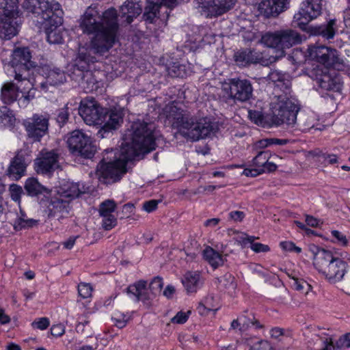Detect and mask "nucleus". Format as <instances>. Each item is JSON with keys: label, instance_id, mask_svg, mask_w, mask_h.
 I'll list each match as a JSON object with an SVG mask.
<instances>
[{"label": "nucleus", "instance_id": "38", "mask_svg": "<svg viewBox=\"0 0 350 350\" xmlns=\"http://www.w3.org/2000/svg\"><path fill=\"white\" fill-rule=\"evenodd\" d=\"M203 256L214 269L224 264L222 256L211 247H207L204 250Z\"/></svg>", "mask_w": 350, "mask_h": 350}, {"label": "nucleus", "instance_id": "9", "mask_svg": "<svg viewBox=\"0 0 350 350\" xmlns=\"http://www.w3.org/2000/svg\"><path fill=\"white\" fill-rule=\"evenodd\" d=\"M223 91L230 99L236 102H246L253 94V87L250 80L240 77L228 79L222 85Z\"/></svg>", "mask_w": 350, "mask_h": 350}, {"label": "nucleus", "instance_id": "18", "mask_svg": "<svg viewBox=\"0 0 350 350\" xmlns=\"http://www.w3.org/2000/svg\"><path fill=\"white\" fill-rule=\"evenodd\" d=\"M269 79L275 84L273 94L274 98L284 94H291V81L288 75L278 70H272Z\"/></svg>", "mask_w": 350, "mask_h": 350}, {"label": "nucleus", "instance_id": "50", "mask_svg": "<svg viewBox=\"0 0 350 350\" xmlns=\"http://www.w3.org/2000/svg\"><path fill=\"white\" fill-rule=\"evenodd\" d=\"M309 251L313 255V265L316 268L317 267V262H319V258L321 256L328 255L331 252L323 248H320L318 246L312 244L308 246Z\"/></svg>", "mask_w": 350, "mask_h": 350}, {"label": "nucleus", "instance_id": "31", "mask_svg": "<svg viewBox=\"0 0 350 350\" xmlns=\"http://www.w3.org/2000/svg\"><path fill=\"white\" fill-rule=\"evenodd\" d=\"M122 121V113L120 111L111 110L107 111V118L104 123L101 125L100 131H109L112 129H116L120 123Z\"/></svg>", "mask_w": 350, "mask_h": 350}, {"label": "nucleus", "instance_id": "11", "mask_svg": "<svg viewBox=\"0 0 350 350\" xmlns=\"http://www.w3.org/2000/svg\"><path fill=\"white\" fill-rule=\"evenodd\" d=\"M308 56L310 59L325 65V68L332 66L340 70L345 67V62L338 52L330 47L323 45L311 46L308 49Z\"/></svg>", "mask_w": 350, "mask_h": 350}, {"label": "nucleus", "instance_id": "57", "mask_svg": "<svg viewBox=\"0 0 350 350\" xmlns=\"http://www.w3.org/2000/svg\"><path fill=\"white\" fill-rule=\"evenodd\" d=\"M10 197L11 198L15 201H19L21 198V194L23 193L22 187L17 185H11L10 187Z\"/></svg>", "mask_w": 350, "mask_h": 350}, {"label": "nucleus", "instance_id": "33", "mask_svg": "<svg viewBox=\"0 0 350 350\" xmlns=\"http://www.w3.org/2000/svg\"><path fill=\"white\" fill-rule=\"evenodd\" d=\"M248 117L252 122L258 126L262 127H271L273 126L271 113L264 116L260 111L249 110Z\"/></svg>", "mask_w": 350, "mask_h": 350}, {"label": "nucleus", "instance_id": "19", "mask_svg": "<svg viewBox=\"0 0 350 350\" xmlns=\"http://www.w3.org/2000/svg\"><path fill=\"white\" fill-rule=\"evenodd\" d=\"M289 3L290 0H262L259 10L266 17H276L288 8Z\"/></svg>", "mask_w": 350, "mask_h": 350}, {"label": "nucleus", "instance_id": "28", "mask_svg": "<svg viewBox=\"0 0 350 350\" xmlns=\"http://www.w3.org/2000/svg\"><path fill=\"white\" fill-rule=\"evenodd\" d=\"M25 190L30 196H39L42 195L44 197H49L51 194V190L42 186L36 178H29L25 183Z\"/></svg>", "mask_w": 350, "mask_h": 350}, {"label": "nucleus", "instance_id": "26", "mask_svg": "<svg viewBox=\"0 0 350 350\" xmlns=\"http://www.w3.org/2000/svg\"><path fill=\"white\" fill-rule=\"evenodd\" d=\"M23 7L28 12L40 16L41 18L50 10L49 2L46 0H25L23 3Z\"/></svg>", "mask_w": 350, "mask_h": 350}, {"label": "nucleus", "instance_id": "52", "mask_svg": "<svg viewBox=\"0 0 350 350\" xmlns=\"http://www.w3.org/2000/svg\"><path fill=\"white\" fill-rule=\"evenodd\" d=\"M93 288L89 283L81 282L78 285V293L83 299H87L92 296Z\"/></svg>", "mask_w": 350, "mask_h": 350}, {"label": "nucleus", "instance_id": "24", "mask_svg": "<svg viewBox=\"0 0 350 350\" xmlns=\"http://www.w3.org/2000/svg\"><path fill=\"white\" fill-rule=\"evenodd\" d=\"M181 281L188 294L197 292L203 284V280L199 271H187Z\"/></svg>", "mask_w": 350, "mask_h": 350}, {"label": "nucleus", "instance_id": "48", "mask_svg": "<svg viewBox=\"0 0 350 350\" xmlns=\"http://www.w3.org/2000/svg\"><path fill=\"white\" fill-rule=\"evenodd\" d=\"M34 81L35 80L33 75L31 86L29 87L27 82H23L25 83V86L21 89V92L23 94L22 98L23 99V102H25L26 103H28L35 98L36 89L33 88Z\"/></svg>", "mask_w": 350, "mask_h": 350}, {"label": "nucleus", "instance_id": "41", "mask_svg": "<svg viewBox=\"0 0 350 350\" xmlns=\"http://www.w3.org/2000/svg\"><path fill=\"white\" fill-rule=\"evenodd\" d=\"M260 42L268 47L276 49L280 54V42L278 31L265 33L261 37Z\"/></svg>", "mask_w": 350, "mask_h": 350}, {"label": "nucleus", "instance_id": "60", "mask_svg": "<svg viewBox=\"0 0 350 350\" xmlns=\"http://www.w3.org/2000/svg\"><path fill=\"white\" fill-rule=\"evenodd\" d=\"M335 347L341 349L342 347H350V333H347L341 336L335 343Z\"/></svg>", "mask_w": 350, "mask_h": 350}, {"label": "nucleus", "instance_id": "8", "mask_svg": "<svg viewBox=\"0 0 350 350\" xmlns=\"http://www.w3.org/2000/svg\"><path fill=\"white\" fill-rule=\"evenodd\" d=\"M79 113L88 125L100 126L107 118V109L103 108L94 98L81 101Z\"/></svg>", "mask_w": 350, "mask_h": 350}, {"label": "nucleus", "instance_id": "4", "mask_svg": "<svg viewBox=\"0 0 350 350\" xmlns=\"http://www.w3.org/2000/svg\"><path fill=\"white\" fill-rule=\"evenodd\" d=\"M96 61L94 57L92 56L88 49L79 48L74 66L73 75L75 80L78 81L80 85L87 92H93L98 88L97 85L101 72L99 70H90L91 63Z\"/></svg>", "mask_w": 350, "mask_h": 350}, {"label": "nucleus", "instance_id": "30", "mask_svg": "<svg viewBox=\"0 0 350 350\" xmlns=\"http://www.w3.org/2000/svg\"><path fill=\"white\" fill-rule=\"evenodd\" d=\"M146 281L139 280L135 284L130 285L126 288V292L128 294L133 295L137 301L149 300L151 297L146 293Z\"/></svg>", "mask_w": 350, "mask_h": 350}, {"label": "nucleus", "instance_id": "12", "mask_svg": "<svg viewBox=\"0 0 350 350\" xmlns=\"http://www.w3.org/2000/svg\"><path fill=\"white\" fill-rule=\"evenodd\" d=\"M70 150L87 159L92 158L96 151L91 138L81 130H75L70 133L67 139Z\"/></svg>", "mask_w": 350, "mask_h": 350}, {"label": "nucleus", "instance_id": "27", "mask_svg": "<svg viewBox=\"0 0 350 350\" xmlns=\"http://www.w3.org/2000/svg\"><path fill=\"white\" fill-rule=\"evenodd\" d=\"M336 31V21L335 19H331L326 24H322L311 28L312 34L321 36L327 40L332 39Z\"/></svg>", "mask_w": 350, "mask_h": 350}, {"label": "nucleus", "instance_id": "16", "mask_svg": "<svg viewBox=\"0 0 350 350\" xmlns=\"http://www.w3.org/2000/svg\"><path fill=\"white\" fill-rule=\"evenodd\" d=\"M331 73L328 68H317L313 71L314 80L318 85L325 90L338 91L340 89L339 79Z\"/></svg>", "mask_w": 350, "mask_h": 350}, {"label": "nucleus", "instance_id": "6", "mask_svg": "<svg viewBox=\"0 0 350 350\" xmlns=\"http://www.w3.org/2000/svg\"><path fill=\"white\" fill-rule=\"evenodd\" d=\"M10 64L14 68V79L18 82H27L29 87L32 83V76L37 66L31 61V55L28 48H16L14 50Z\"/></svg>", "mask_w": 350, "mask_h": 350}, {"label": "nucleus", "instance_id": "43", "mask_svg": "<svg viewBox=\"0 0 350 350\" xmlns=\"http://www.w3.org/2000/svg\"><path fill=\"white\" fill-rule=\"evenodd\" d=\"M38 223L37 220L33 219H28L27 217L22 214L14 221V228L16 230H21L22 229L33 227Z\"/></svg>", "mask_w": 350, "mask_h": 350}, {"label": "nucleus", "instance_id": "40", "mask_svg": "<svg viewBox=\"0 0 350 350\" xmlns=\"http://www.w3.org/2000/svg\"><path fill=\"white\" fill-rule=\"evenodd\" d=\"M219 282V288L232 294L237 288V284L234 278L230 273H226L217 279Z\"/></svg>", "mask_w": 350, "mask_h": 350}, {"label": "nucleus", "instance_id": "55", "mask_svg": "<svg viewBox=\"0 0 350 350\" xmlns=\"http://www.w3.org/2000/svg\"><path fill=\"white\" fill-rule=\"evenodd\" d=\"M293 286L297 291L301 292H305L306 293L309 290L310 286V284L304 280H299L297 278H293Z\"/></svg>", "mask_w": 350, "mask_h": 350}, {"label": "nucleus", "instance_id": "22", "mask_svg": "<svg viewBox=\"0 0 350 350\" xmlns=\"http://www.w3.org/2000/svg\"><path fill=\"white\" fill-rule=\"evenodd\" d=\"M278 32L280 42V57L284 55V49L291 48L301 42V35L295 30L288 29L279 30Z\"/></svg>", "mask_w": 350, "mask_h": 350}, {"label": "nucleus", "instance_id": "25", "mask_svg": "<svg viewBox=\"0 0 350 350\" xmlns=\"http://www.w3.org/2000/svg\"><path fill=\"white\" fill-rule=\"evenodd\" d=\"M20 89L21 87L13 82L3 83L1 88V100L7 105L13 103L18 97Z\"/></svg>", "mask_w": 350, "mask_h": 350}, {"label": "nucleus", "instance_id": "20", "mask_svg": "<svg viewBox=\"0 0 350 350\" xmlns=\"http://www.w3.org/2000/svg\"><path fill=\"white\" fill-rule=\"evenodd\" d=\"M45 82L40 83V87L44 90L48 85L57 86L63 84L66 81V75L63 70L57 67L46 66L42 68Z\"/></svg>", "mask_w": 350, "mask_h": 350}, {"label": "nucleus", "instance_id": "64", "mask_svg": "<svg viewBox=\"0 0 350 350\" xmlns=\"http://www.w3.org/2000/svg\"><path fill=\"white\" fill-rule=\"evenodd\" d=\"M159 200H150L146 201L143 204V209L148 213H150L157 209Z\"/></svg>", "mask_w": 350, "mask_h": 350}, {"label": "nucleus", "instance_id": "39", "mask_svg": "<svg viewBox=\"0 0 350 350\" xmlns=\"http://www.w3.org/2000/svg\"><path fill=\"white\" fill-rule=\"evenodd\" d=\"M240 239L239 242L241 245L245 246L247 243H250L251 249L256 253L267 252L270 250V248L267 245H264L260 243H255L254 240L257 238L254 236L243 234L240 237Z\"/></svg>", "mask_w": 350, "mask_h": 350}, {"label": "nucleus", "instance_id": "51", "mask_svg": "<svg viewBox=\"0 0 350 350\" xmlns=\"http://www.w3.org/2000/svg\"><path fill=\"white\" fill-rule=\"evenodd\" d=\"M47 36V40L51 44H59L63 41V38L60 34L59 30L57 29H49L46 30Z\"/></svg>", "mask_w": 350, "mask_h": 350}, {"label": "nucleus", "instance_id": "3", "mask_svg": "<svg viewBox=\"0 0 350 350\" xmlns=\"http://www.w3.org/2000/svg\"><path fill=\"white\" fill-rule=\"evenodd\" d=\"M167 117L184 137L193 142L210 136L218 130L217 124L207 118L194 120L175 105L167 107Z\"/></svg>", "mask_w": 350, "mask_h": 350}, {"label": "nucleus", "instance_id": "37", "mask_svg": "<svg viewBox=\"0 0 350 350\" xmlns=\"http://www.w3.org/2000/svg\"><path fill=\"white\" fill-rule=\"evenodd\" d=\"M83 191L79 188L77 183H68L61 188L57 194L68 200L70 202L76 198H78Z\"/></svg>", "mask_w": 350, "mask_h": 350}, {"label": "nucleus", "instance_id": "49", "mask_svg": "<svg viewBox=\"0 0 350 350\" xmlns=\"http://www.w3.org/2000/svg\"><path fill=\"white\" fill-rule=\"evenodd\" d=\"M116 209V204L114 201L111 200H105L100 205L99 213L101 217H107L113 215L112 213Z\"/></svg>", "mask_w": 350, "mask_h": 350}, {"label": "nucleus", "instance_id": "47", "mask_svg": "<svg viewBox=\"0 0 350 350\" xmlns=\"http://www.w3.org/2000/svg\"><path fill=\"white\" fill-rule=\"evenodd\" d=\"M271 153L269 151H260L252 160L253 165L256 168H262L263 173H265V169L263 168V166L269 161Z\"/></svg>", "mask_w": 350, "mask_h": 350}, {"label": "nucleus", "instance_id": "62", "mask_svg": "<svg viewBox=\"0 0 350 350\" xmlns=\"http://www.w3.org/2000/svg\"><path fill=\"white\" fill-rule=\"evenodd\" d=\"M250 350H272V347L268 341L261 340L251 346Z\"/></svg>", "mask_w": 350, "mask_h": 350}, {"label": "nucleus", "instance_id": "46", "mask_svg": "<svg viewBox=\"0 0 350 350\" xmlns=\"http://www.w3.org/2000/svg\"><path fill=\"white\" fill-rule=\"evenodd\" d=\"M288 142L286 139L265 138L258 140L255 144L257 148H265L271 145L284 146Z\"/></svg>", "mask_w": 350, "mask_h": 350}, {"label": "nucleus", "instance_id": "56", "mask_svg": "<svg viewBox=\"0 0 350 350\" xmlns=\"http://www.w3.org/2000/svg\"><path fill=\"white\" fill-rule=\"evenodd\" d=\"M103 217V227L105 230H109L115 227L117 224L116 218L114 215H108Z\"/></svg>", "mask_w": 350, "mask_h": 350}, {"label": "nucleus", "instance_id": "32", "mask_svg": "<svg viewBox=\"0 0 350 350\" xmlns=\"http://www.w3.org/2000/svg\"><path fill=\"white\" fill-rule=\"evenodd\" d=\"M236 62L241 66L258 62L259 58L256 53L250 49H245L237 52L234 55Z\"/></svg>", "mask_w": 350, "mask_h": 350}, {"label": "nucleus", "instance_id": "36", "mask_svg": "<svg viewBox=\"0 0 350 350\" xmlns=\"http://www.w3.org/2000/svg\"><path fill=\"white\" fill-rule=\"evenodd\" d=\"M1 17L15 18L18 15V0H0Z\"/></svg>", "mask_w": 350, "mask_h": 350}, {"label": "nucleus", "instance_id": "14", "mask_svg": "<svg viewBox=\"0 0 350 350\" xmlns=\"http://www.w3.org/2000/svg\"><path fill=\"white\" fill-rule=\"evenodd\" d=\"M49 116L48 114H33L32 118L24 122V126L29 138L39 142L48 133Z\"/></svg>", "mask_w": 350, "mask_h": 350}, {"label": "nucleus", "instance_id": "34", "mask_svg": "<svg viewBox=\"0 0 350 350\" xmlns=\"http://www.w3.org/2000/svg\"><path fill=\"white\" fill-rule=\"evenodd\" d=\"M42 18L43 21H40L44 25L45 30L49 29H57V27L61 25L63 23V18L62 15L53 14V9H50Z\"/></svg>", "mask_w": 350, "mask_h": 350}, {"label": "nucleus", "instance_id": "5", "mask_svg": "<svg viewBox=\"0 0 350 350\" xmlns=\"http://www.w3.org/2000/svg\"><path fill=\"white\" fill-rule=\"evenodd\" d=\"M291 94H284L275 97V101L271 103V116L273 126L286 124L293 126L297 122V114L299 110L296 100Z\"/></svg>", "mask_w": 350, "mask_h": 350}, {"label": "nucleus", "instance_id": "53", "mask_svg": "<svg viewBox=\"0 0 350 350\" xmlns=\"http://www.w3.org/2000/svg\"><path fill=\"white\" fill-rule=\"evenodd\" d=\"M163 286V279L159 276L155 277L150 284V290L153 295L160 294Z\"/></svg>", "mask_w": 350, "mask_h": 350}, {"label": "nucleus", "instance_id": "42", "mask_svg": "<svg viewBox=\"0 0 350 350\" xmlns=\"http://www.w3.org/2000/svg\"><path fill=\"white\" fill-rule=\"evenodd\" d=\"M247 311H245L243 314H242L239 317L240 322L242 323V327L241 329H246L250 325L255 326L256 328H262V325L260 323V322L255 319L254 314L250 313L246 315Z\"/></svg>", "mask_w": 350, "mask_h": 350}, {"label": "nucleus", "instance_id": "29", "mask_svg": "<svg viewBox=\"0 0 350 350\" xmlns=\"http://www.w3.org/2000/svg\"><path fill=\"white\" fill-rule=\"evenodd\" d=\"M14 18L1 17L0 21V37L10 40L18 33L16 23L13 22Z\"/></svg>", "mask_w": 350, "mask_h": 350}, {"label": "nucleus", "instance_id": "7", "mask_svg": "<svg viewBox=\"0 0 350 350\" xmlns=\"http://www.w3.org/2000/svg\"><path fill=\"white\" fill-rule=\"evenodd\" d=\"M319 258L315 269L329 283L335 284L342 280L347 270V263L345 261L335 256L332 252Z\"/></svg>", "mask_w": 350, "mask_h": 350}, {"label": "nucleus", "instance_id": "23", "mask_svg": "<svg viewBox=\"0 0 350 350\" xmlns=\"http://www.w3.org/2000/svg\"><path fill=\"white\" fill-rule=\"evenodd\" d=\"M27 165L24 156L17 153L10 162L6 174L10 178L18 180L25 175Z\"/></svg>", "mask_w": 350, "mask_h": 350}, {"label": "nucleus", "instance_id": "17", "mask_svg": "<svg viewBox=\"0 0 350 350\" xmlns=\"http://www.w3.org/2000/svg\"><path fill=\"white\" fill-rule=\"evenodd\" d=\"M59 155L56 150L42 152V157L36 159V170L38 173L48 174L59 167Z\"/></svg>", "mask_w": 350, "mask_h": 350}, {"label": "nucleus", "instance_id": "54", "mask_svg": "<svg viewBox=\"0 0 350 350\" xmlns=\"http://www.w3.org/2000/svg\"><path fill=\"white\" fill-rule=\"evenodd\" d=\"M69 113L67 106L59 109L57 116V122L60 126H64L68 120Z\"/></svg>", "mask_w": 350, "mask_h": 350}, {"label": "nucleus", "instance_id": "61", "mask_svg": "<svg viewBox=\"0 0 350 350\" xmlns=\"http://www.w3.org/2000/svg\"><path fill=\"white\" fill-rule=\"evenodd\" d=\"M282 250L288 252H295L297 254L301 252V248L296 246L294 243L291 241H283L280 244Z\"/></svg>", "mask_w": 350, "mask_h": 350}, {"label": "nucleus", "instance_id": "59", "mask_svg": "<svg viewBox=\"0 0 350 350\" xmlns=\"http://www.w3.org/2000/svg\"><path fill=\"white\" fill-rule=\"evenodd\" d=\"M129 317L124 314H117L116 317L112 318L115 325L119 328H123L125 327L127 322L129 321Z\"/></svg>", "mask_w": 350, "mask_h": 350}, {"label": "nucleus", "instance_id": "35", "mask_svg": "<svg viewBox=\"0 0 350 350\" xmlns=\"http://www.w3.org/2000/svg\"><path fill=\"white\" fill-rule=\"evenodd\" d=\"M195 8L206 17L215 16V0H195Z\"/></svg>", "mask_w": 350, "mask_h": 350}, {"label": "nucleus", "instance_id": "1", "mask_svg": "<svg viewBox=\"0 0 350 350\" xmlns=\"http://www.w3.org/2000/svg\"><path fill=\"white\" fill-rule=\"evenodd\" d=\"M142 12V5L137 0H126L120 8V14L116 9L109 8L98 17L97 5H91L81 16L79 27L83 33L92 36L90 49L94 53L103 55L118 40L120 29L118 16L125 18L124 22L128 25Z\"/></svg>", "mask_w": 350, "mask_h": 350}, {"label": "nucleus", "instance_id": "21", "mask_svg": "<svg viewBox=\"0 0 350 350\" xmlns=\"http://www.w3.org/2000/svg\"><path fill=\"white\" fill-rule=\"evenodd\" d=\"M70 202L59 194L53 196L48 205L49 216H58V219L64 217L70 211Z\"/></svg>", "mask_w": 350, "mask_h": 350}, {"label": "nucleus", "instance_id": "58", "mask_svg": "<svg viewBox=\"0 0 350 350\" xmlns=\"http://www.w3.org/2000/svg\"><path fill=\"white\" fill-rule=\"evenodd\" d=\"M190 313V311H187V312L180 311L172 318L171 322L173 323L183 324L187 321Z\"/></svg>", "mask_w": 350, "mask_h": 350}, {"label": "nucleus", "instance_id": "10", "mask_svg": "<svg viewBox=\"0 0 350 350\" xmlns=\"http://www.w3.org/2000/svg\"><path fill=\"white\" fill-rule=\"evenodd\" d=\"M308 56L310 59L325 65V68L332 66L340 70L345 67V62L338 52L330 47L323 45L311 46L308 49Z\"/></svg>", "mask_w": 350, "mask_h": 350}, {"label": "nucleus", "instance_id": "45", "mask_svg": "<svg viewBox=\"0 0 350 350\" xmlns=\"http://www.w3.org/2000/svg\"><path fill=\"white\" fill-rule=\"evenodd\" d=\"M237 0H215V16L223 14L233 8Z\"/></svg>", "mask_w": 350, "mask_h": 350}, {"label": "nucleus", "instance_id": "15", "mask_svg": "<svg viewBox=\"0 0 350 350\" xmlns=\"http://www.w3.org/2000/svg\"><path fill=\"white\" fill-rule=\"evenodd\" d=\"M177 0H147V5L143 14L144 21L152 23L154 18H159L160 12L163 8L167 10L177 5ZM165 12L168 16L167 10Z\"/></svg>", "mask_w": 350, "mask_h": 350}, {"label": "nucleus", "instance_id": "13", "mask_svg": "<svg viewBox=\"0 0 350 350\" xmlns=\"http://www.w3.org/2000/svg\"><path fill=\"white\" fill-rule=\"evenodd\" d=\"M325 0H306L302 2L297 13L294 15V22L302 27L322 14Z\"/></svg>", "mask_w": 350, "mask_h": 350}, {"label": "nucleus", "instance_id": "44", "mask_svg": "<svg viewBox=\"0 0 350 350\" xmlns=\"http://www.w3.org/2000/svg\"><path fill=\"white\" fill-rule=\"evenodd\" d=\"M167 72L172 77H185L187 76L188 72L186 66L178 63H174L168 67Z\"/></svg>", "mask_w": 350, "mask_h": 350}, {"label": "nucleus", "instance_id": "63", "mask_svg": "<svg viewBox=\"0 0 350 350\" xmlns=\"http://www.w3.org/2000/svg\"><path fill=\"white\" fill-rule=\"evenodd\" d=\"M331 234L342 246H347L348 245L349 241L347 237L340 231L332 230Z\"/></svg>", "mask_w": 350, "mask_h": 350}, {"label": "nucleus", "instance_id": "2", "mask_svg": "<svg viewBox=\"0 0 350 350\" xmlns=\"http://www.w3.org/2000/svg\"><path fill=\"white\" fill-rule=\"evenodd\" d=\"M154 125L144 121L133 122L123 137L120 155L113 161L103 160L97 166L96 174L99 181L111 184L118 181L126 172V164L141 154H145L155 149V138L153 135Z\"/></svg>", "mask_w": 350, "mask_h": 350}]
</instances>
